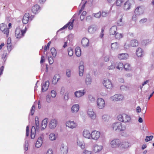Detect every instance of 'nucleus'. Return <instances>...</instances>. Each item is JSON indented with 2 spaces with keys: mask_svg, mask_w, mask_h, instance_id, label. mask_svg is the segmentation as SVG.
<instances>
[{
  "mask_svg": "<svg viewBox=\"0 0 154 154\" xmlns=\"http://www.w3.org/2000/svg\"><path fill=\"white\" fill-rule=\"evenodd\" d=\"M111 128L116 131L121 132L125 131L126 128V126L120 122H115L112 124Z\"/></svg>",
  "mask_w": 154,
  "mask_h": 154,
  "instance_id": "obj_1",
  "label": "nucleus"
},
{
  "mask_svg": "<svg viewBox=\"0 0 154 154\" xmlns=\"http://www.w3.org/2000/svg\"><path fill=\"white\" fill-rule=\"evenodd\" d=\"M118 120L121 122L125 123H129L131 120V116L125 113L119 115L118 116Z\"/></svg>",
  "mask_w": 154,
  "mask_h": 154,
  "instance_id": "obj_2",
  "label": "nucleus"
},
{
  "mask_svg": "<svg viewBox=\"0 0 154 154\" xmlns=\"http://www.w3.org/2000/svg\"><path fill=\"white\" fill-rule=\"evenodd\" d=\"M35 127L32 126L31 129V137L32 139H34L35 137L36 129L37 130L39 128V124L38 121V118L36 117L35 118Z\"/></svg>",
  "mask_w": 154,
  "mask_h": 154,
  "instance_id": "obj_3",
  "label": "nucleus"
},
{
  "mask_svg": "<svg viewBox=\"0 0 154 154\" xmlns=\"http://www.w3.org/2000/svg\"><path fill=\"white\" fill-rule=\"evenodd\" d=\"M101 136L100 132L97 130H93L91 131V139L95 141L98 140Z\"/></svg>",
  "mask_w": 154,
  "mask_h": 154,
  "instance_id": "obj_4",
  "label": "nucleus"
},
{
  "mask_svg": "<svg viewBox=\"0 0 154 154\" xmlns=\"http://www.w3.org/2000/svg\"><path fill=\"white\" fill-rule=\"evenodd\" d=\"M110 144L112 148L119 147L121 144V140L119 139H114L110 142Z\"/></svg>",
  "mask_w": 154,
  "mask_h": 154,
  "instance_id": "obj_5",
  "label": "nucleus"
},
{
  "mask_svg": "<svg viewBox=\"0 0 154 154\" xmlns=\"http://www.w3.org/2000/svg\"><path fill=\"white\" fill-rule=\"evenodd\" d=\"M25 32V30L17 28L15 31V36L17 38L20 39L24 36Z\"/></svg>",
  "mask_w": 154,
  "mask_h": 154,
  "instance_id": "obj_6",
  "label": "nucleus"
},
{
  "mask_svg": "<svg viewBox=\"0 0 154 154\" xmlns=\"http://www.w3.org/2000/svg\"><path fill=\"white\" fill-rule=\"evenodd\" d=\"M97 107L99 109H102L105 106V102L103 98L100 97L97 100Z\"/></svg>",
  "mask_w": 154,
  "mask_h": 154,
  "instance_id": "obj_7",
  "label": "nucleus"
},
{
  "mask_svg": "<svg viewBox=\"0 0 154 154\" xmlns=\"http://www.w3.org/2000/svg\"><path fill=\"white\" fill-rule=\"evenodd\" d=\"M58 123V122L57 119H51L48 124L49 128L51 129H54L56 127Z\"/></svg>",
  "mask_w": 154,
  "mask_h": 154,
  "instance_id": "obj_8",
  "label": "nucleus"
},
{
  "mask_svg": "<svg viewBox=\"0 0 154 154\" xmlns=\"http://www.w3.org/2000/svg\"><path fill=\"white\" fill-rule=\"evenodd\" d=\"M66 126L69 128L73 129L75 128L77 126V124L74 121H68L66 123Z\"/></svg>",
  "mask_w": 154,
  "mask_h": 154,
  "instance_id": "obj_9",
  "label": "nucleus"
},
{
  "mask_svg": "<svg viewBox=\"0 0 154 154\" xmlns=\"http://www.w3.org/2000/svg\"><path fill=\"white\" fill-rule=\"evenodd\" d=\"M103 148V146L102 145L95 144L93 146L92 150L94 152L96 153L100 152Z\"/></svg>",
  "mask_w": 154,
  "mask_h": 154,
  "instance_id": "obj_10",
  "label": "nucleus"
},
{
  "mask_svg": "<svg viewBox=\"0 0 154 154\" xmlns=\"http://www.w3.org/2000/svg\"><path fill=\"white\" fill-rule=\"evenodd\" d=\"M103 83L104 85L107 88L109 89H112V85L110 81L107 79L104 80Z\"/></svg>",
  "mask_w": 154,
  "mask_h": 154,
  "instance_id": "obj_11",
  "label": "nucleus"
},
{
  "mask_svg": "<svg viewBox=\"0 0 154 154\" xmlns=\"http://www.w3.org/2000/svg\"><path fill=\"white\" fill-rule=\"evenodd\" d=\"M144 10V7L143 6L137 7L134 11V13L137 15H140L143 14Z\"/></svg>",
  "mask_w": 154,
  "mask_h": 154,
  "instance_id": "obj_12",
  "label": "nucleus"
},
{
  "mask_svg": "<svg viewBox=\"0 0 154 154\" xmlns=\"http://www.w3.org/2000/svg\"><path fill=\"white\" fill-rule=\"evenodd\" d=\"M44 138V134H42L38 137L35 143V146L37 148H39L42 145L43 139Z\"/></svg>",
  "mask_w": 154,
  "mask_h": 154,
  "instance_id": "obj_13",
  "label": "nucleus"
},
{
  "mask_svg": "<svg viewBox=\"0 0 154 154\" xmlns=\"http://www.w3.org/2000/svg\"><path fill=\"white\" fill-rule=\"evenodd\" d=\"M83 136L86 138L91 139V132L88 130L85 129L83 132Z\"/></svg>",
  "mask_w": 154,
  "mask_h": 154,
  "instance_id": "obj_14",
  "label": "nucleus"
},
{
  "mask_svg": "<svg viewBox=\"0 0 154 154\" xmlns=\"http://www.w3.org/2000/svg\"><path fill=\"white\" fill-rule=\"evenodd\" d=\"M74 19H72V20L71 22L70 21L68 22L67 24L65 25L62 28L59 30L57 32V33L60 30H62L65 29V28H67L69 26V29H72L73 26V23L74 21Z\"/></svg>",
  "mask_w": 154,
  "mask_h": 154,
  "instance_id": "obj_15",
  "label": "nucleus"
},
{
  "mask_svg": "<svg viewBox=\"0 0 154 154\" xmlns=\"http://www.w3.org/2000/svg\"><path fill=\"white\" fill-rule=\"evenodd\" d=\"M68 147L66 145L62 144L60 146V150L63 154H67L68 152Z\"/></svg>",
  "mask_w": 154,
  "mask_h": 154,
  "instance_id": "obj_16",
  "label": "nucleus"
},
{
  "mask_svg": "<svg viewBox=\"0 0 154 154\" xmlns=\"http://www.w3.org/2000/svg\"><path fill=\"white\" fill-rule=\"evenodd\" d=\"M134 3L133 0H128L124 4V9L125 10H129L130 8V6Z\"/></svg>",
  "mask_w": 154,
  "mask_h": 154,
  "instance_id": "obj_17",
  "label": "nucleus"
},
{
  "mask_svg": "<svg viewBox=\"0 0 154 154\" xmlns=\"http://www.w3.org/2000/svg\"><path fill=\"white\" fill-rule=\"evenodd\" d=\"M88 114L89 117L92 119L95 120L96 117V113L92 109H90L88 110Z\"/></svg>",
  "mask_w": 154,
  "mask_h": 154,
  "instance_id": "obj_18",
  "label": "nucleus"
},
{
  "mask_svg": "<svg viewBox=\"0 0 154 154\" xmlns=\"http://www.w3.org/2000/svg\"><path fill=\"white\" fill-rule=\"evenodd\" d=\"M97 27L96 25H92L89 26L88 32L90 33L93 34L97 31Z\"/></svg>",
  "mask_w": 154,
  "mask_h": 154,
  "instance_id": "obj_19",
  "label": "nucleus"
},
{
  "mask_svg": "<svg viewBox=\"0 0 154 154\" xmlns=\"http://www.w3.org/2000/svg\"><path fill=\"white\" fill-rule=\"evenodd\" d=\"M119 148L121 149H126L130 146V144L128 142H121Z\"/></svg>",
  "mask_w": 154,
  "mask_h": 154,
  "instance_id": "obj_20",
  "label": "nucleus"
},
{
  "mask_svg": "<svg viewBox=\"0 0 154 154\" xmlns=\"http://www.w3.org/2000/svg\"><path fill=\"white\" fill-rule=\"evenodd\" d=\"M49 85V82L48 81H45L42 84V91L43 92H44L48 90Z\"/></svg>",
  "mask_w": 154,
  "mask_h": 154,
  "instance_id": "obj_21",
  "label": "nucleus"
},
{
  "mask_svg": "<svg viewBox=\"0 0 154 154\" xmlns=\"http://www.w3.org/2000/svg\"><path fill=\"white\" fill-rule=\"evenodd\" d=\"M29 19V13H26L22 19V22L23 24H26L28 22Z\"/></svg>",
  "mask_w": 154,
  "mask_h": 154,
  "instance_id": "obj_22",
  "label": "nucleus"
},
{
  "mask_svg": "<svg viewBox=\"0 0 154 154\" xmlns=\"http://www.w3.org/2000/svg\"><path fill=\"white\" fill-rule=\"evenodd\" d=\"M79 106L78 104H75L73 105L71 108V111L73 113H77L79 110Z\"/></svg>",
  "mask_w": 154,
  "mask_h": 154,
  "instance_id": "obj_23",
  "label": "nucleus"
},
{
  "mask_svg": "<svg viewBox=\"0 0 154 154\" xmlns=\"http://www.w3.org/2000/svg\"><path fill=\"white\" fill-rule=\"evenodd\" d=\"M40 9V6L38 5H36L32 7V12L34 14L38 13Z\"/></svg>",
  "mask_w": 154,
  "mask_h": 154,
  "instance_id": "obj_24",
  "label": "nucleus"
},
{
  "mask_svg": "<svg viewBox=\"0 0 154 154\" xmlns=\"http://www.w3.org/2000/svg\"><path fill=\"white\" fill-rule=\"evenodd\" d=\"M48 122V119L47 118H45L43 120L41 126V129L42 130H44L46 128Z\"/></svg>",
  "mask_w": 154,
  "mask_h": 154,
  "instance_id": "obj_25",
  "label": "nucleus"
},
{
  "mask_svg": "<svg viewBox=\"0 0 154 154\" xmlns=\"http://www.w3.org/2000/svg\"><path fill=\"white\" fill-rule=\"evenodd\" d=\"M81 43L83 46L86 47L88 46L89 41L88 39L85 38L82 39Z\"/></svg>",
  "mask_w": 154,
  "mask_h": 154,
  "instance_id": "obj_26",
  "label": "nucleus"
},
{
  "mask_svg": "<svg viewBox=\"0 0 154 154\" xmlns=\"http://www.w3.org/2000/svg\"><path fill=\"white\" fill-rule=\"evenodd\" d=\"M117 28L116 26H112L109 30V33L111 35H114L116 33Z\"/></svg>",
  "mask_w": 154,
  "mask_h": 154,
  "instance_id": "obj_27",
  "label": "nucleus"
},
{
  "mask_svg": "<svg viewBox=\"0 0 154 154\" xmlns=\"http://www.w3.org/2000/svg\"><path fill=\"white\" fill-rule=\"evenodd\" d=\"M82 63V62H81L80 63V64ZM84 66L82 64L80 65L79 66V74L80 76H82L83 74L84 70Z\"/></svg>",
  "mask_w": 154,
  "mask_h": 154,
  "instance_id": "obj_28",
  "label": "nucleus"
},
{
  "mask_svg": "<svg viewBox=\"0 0 154 154\" xmlns=\"http://www.w3.org/2000/svg\"><path fill=\"white\" fill-rule=\"evenodd\" d=\"M85 93V90H81L76 91L75 93V96H83Z\"/></svg>",
  "mask_w": 154,
  "mask_h": 154,
  "instance_id": "obj_29",
  "label": "nucleus"
},
{
  "mask_svg": "<svg viewBox=\"0 0 154 154\" xmlns=\"http://www.w3.org/2000/svg\"><path fill=\"white\" fill-rule=\"evenodd\" d=\"M77 145L80 146L82 149H84L85 147V143L81 141L79 139H78L77 141Z\"/></svg>",
  "mask_w": 154,
  "mask_h": 154,
  "instance_id": "obj_30",
  "label": "nucleus"
},
{
  "mask_svg": "<svg viewBox=\"0 0 154 154\" xmlns=\"http://www.w3.org/2000/svg\"><path fill=\"white\" fill-rule=\"evenodd\" d=\"M92 82V78L90 75H86L85 79V83L87 85H90Z\"/></svg>",
  "mask_w": 154,
  "mask_h": 154,
  "instance_id": "obj_31",
  "label": "nucleus"
},
{
  "mask_svg": "<svg viewBox=\"0 0 154 154\" xmlns=\"http://www.w3.org/2000/svg\"><path fill=\"white\" fill-rule=\"evenodd\" d=\"M136 54L138 57H141L143 54V51L142 49L140 48H138L136 50Z\"/></svg>",
  "mask_w": 154,
  "mask_h": 154,
  "instance_id": "obj_32",
  "label": "nucleus"
},
{
  "mask_svg": "<svg viewBox=\"0 0 154 154\" xmlns=\"http://www.w3.org/2000/svg\"><path fill=\"white\" fill-rule=\"evenodd\" d=\"M128 56L127 53H122L119 54V58L120 60L126 59L128 57Z\"/></svg>",
  "mask_w": 154,
  "mask_h": 154,
  "instance_id": "obj_33",
  "label": "nucleus"
},
{
  "mask_svg": "<svg viewBox=\"0 0 154 154\" xmlns=\"http://www.w3.org/2000/svg\"><path fill=\"white\" fill-rule=\"evenodd\" d=\"M130 44L132 47H136L138 45V41L137 40H132L130 41Z\"/></svg>",
  "mask_w": 154,
  "mask_h": 154,
  "instance_id": "obj_34",
  "label": "nucleus"
},
{
  "mask_svg": "<svg viewBox=\"0 0 154 154\" xmlns=\"http://www.w3.org/2000/svg\"><path fill=\"white\" fill-rule=\"evenodd\" d=\"M123 97L118 98V97H110V99L113 101H120L123 99Z\"/></svg>",
  "mask_w": 154,
  "mask_h": 154,
  "instance_id": "obj_35",
  "label": "nucleus"
},
{
  "mask_svg": "<svg viewBox=\"0 0 154 154\" xmlns=\"http://www.w3.org/2000/svg\"><path fill=\"white\" fill-rule=\"evenodd\" d=\"M49 138L51 141H54L56 140V137L54 133H51L49 135Z\"/></svg>",
  "mask_w": 154,
  "mask_h": 154,
  "instance_id": "obj_36",
  "label": "nucleus"
},
{
  "mask_svg": "<svg viewBox=\"0 0 154 154\" xmlns=\"http://www.w3.org/2000/svg\"><path fill=\"white\" fill-rule=\"evenodd\" d=\"M75 54L78 57H79L81 54V50L80 48L76 47L75 49Z\"/></svg>",
  "mask_w": 154,
  "mask_h": 154,
  "instance_id": "obj_37",
  "label": "nucleus"
},
{
  "mask_svg": "<svg viewBox=\"0 0 154 154\" xmlns=\"http://www.w3.org/2000/svg\"><path fill=\"white\" fill-rule=\"evenodd\" d=\"M111 48L113 50L117 49L118 48V44L117 42H115L111 44Z\"/></svg>",
  "mask_w": 154,
  "mask_h": 154,
  "instance_id": "obj_38",
  "label": "nucleus"
},
{
  "mask_svg": "<svg viewBox=\"0 0 154 154\" xmlns=\"http://www.w3.org/2000/svg\"><path fill=\"white\" fill-rule=\"evenodd\" d=\"M109 116L106 114H104L102 116V120L103 122L108 121L109 119Z\"/></svg>",
  "mask_w": 154,
  "mask_h": 154,
  "instance_id": "obj_39",
  "label": "nucleus"
},
{
  "mask_svg": "<svg viewBox=\"0 0 154 154\" xmlns=\"http://www.w3.org/2000/svg\"><path fill=\"white\" fill-rule=\"evenodd\" d=\"M114 35L115 38L118 39H120L123 37L122 34L119 32H116Z\"/></svg>",
  "mask_w": 154,
  "mask_h": 154,
  "instance_id": "obj_40",
  "label": "nucleus"
},
{
  "mask_svg": "<svg viewBox=\"0 0 154 154\" xmlns=\"http://www.w3.org/2000/svg\"><path fill=\"white\" fill-rule=\"evenodd\" d=\"M51 51L53 56L55 57L56 56L57 51L53 47L51 49Z\"/></svg>",
  "mask_w": 154,
  "mask_h": 154,
  "instance_id": "obj_41",
  "label": "nucleus"
},
{
  "mask_svg": "<svg viewBox=\"0 0 154 154\" xmlns=\"http://www.w3.org/2000/svg\"><path fill=\"white\" fill-rule=\"evenodd\" d=\"M125 69L127 71H129L131 70V67L130 65L128 63H126L124 66Z\"/></svg>",
  "mask_w": 154,
  "mask_h": 154,
  "instance_id": "obj_42",
  "label": "nucleus"
},
{
  "mask_svg": "<svg viewBox=\"0 0 154 154\" xmlns=\"http://www.w3.org/2000/svg\"><path fill=\"white\" fill-rule=\"evenodd\" d=\"M35 110V106L34 105H33L30 109V112L29 114V116H30V115L32 116L34 114Z\"/></svg>",
  "mask_w": 154,
  "mask_h": 154,
  "instance_id": "obj_43",
  "label": "nucleus"
},
{
  "mask_svg": "<svg viewBox=\"0 0 154 154\" xmlns=\"http://www.w3.org/2000/svg\"><path fill=\"white\" fill-rule=\"evenodd\" d=\"M116 68L119 70L121 69L124 67V65L122 63L119 62L118 63Z\"/></svg>",
  "mask_w": 154,
  "mask_h": 154,
  "instance_id": "obj_44",
  "label": "nucleus"
},
{
  "mask_svg": "<svg viewBox=\"0 0 154 154\" xmlns=\"http://www.w3.org/2000/svg\"><path fill=\"white\" fill-rule=\"evenodd\" d=\"M151 42V40L149 39H147L143 40L142 42V43L143 45H146L150 43Z\"/></svg>",
  "mask_w": 154,
  "mask_h": 154,
  "instance_id": "obj_45",
  "label": "nucleus"
},
{
  "mask_svg": "<svg viewBox=\"0 0 154 154\" xmlns=\"http://www.w3.org/2000/svg\"><path fill=\"white\" fill-rule=\"evenodd\" d=\"M123 2L122 0H117L116 1V5L118 6H120Z\"/></svg>",
  "mask_w": 154,
  "mask_h": 154,
  "instance_id": "obj_46",
  "label": "nucleus"
},
{
  "mask_svg": "<svg viewBox=\"0 0 154 154\" xmlns=\"http://www.w3.org/2000/svg\"><path fill=\"white\" fill-rule=\"evenodd\" d=\"M58 80L59 79L57 78V76L55 75L52 81V83L54 84H56L58 81Z\"/></svg>",
  "mask_w": 154,
  "mask_h": 154,
  "instance_id": "obj_47",
  "label": "nucleus"
},
{
  "mask_svg": "<svg viewBox=\"0 0 154 154\" xmlns=\"http://www.w3.org/2000/svg\"><path fill=\"white\" fill-rule=\"evenodd\" d=\"M68 51L69 55L70 57L72 56L73 54V51L72 48H69L68 49Z\"/></svg>",
  "mask_w": 154,
  "mask_h": 154,
  "instance_id": "obj_48",
  "label": "nucleus"
},
{
  "mask_svg": "<svg viewBox=\"0 0 154 154\" xmlns=\"http://www.w3.org/2000/svg\"><path fill=\"white\" fill-rule=\"evenodd\" d=\"M6 27V25L2 23L0 24V29L2 31L5 29Z\"/></svg>",
  "mask_w": 154,
  "mask_h": 154,
  "instance_id": "obj_49",
  "label": "nucleus"
},
{
  "mask_svg": "<svg viewBox=\"0 0 154 154\" xmlns=\"http://www.w3.org/2000/svg\"><path fill=\"white\" fill-rule=\"evenodd\" d=\"M83 154H92V152L91 151H89L88 150L85 149L84 150L83 152Z\"/></svg>",
  "mask_w": 154,
  "mask_h": 154,
  "instance_id": "obj_50",
  "label": "nucleus"
},
{
  "mask_svg": "<svg viewBox=\"0 0 154 154\" xmlns=\"http://www.w3.org/2000/svg\"><path fill=\"white\" fill-rule=\"evenodd\" d=\"M5 34H6L7 36H8L9 33V29L8 28H5L2 31Z\"/></svg>",
  "mask_w": 154,
  "mask_h": 154,
  "instance_id": "obj_51",
  "label": "nucleus"
},
{
  "mask_svg": "<svg viewBox=\"0 0 154 154\" xmlns=\"http://www.w3.org/2000/svg\"><path fill=\"white\" fill-rule=\"evenodd\" d=\"M66 74L68 77H70L71 76V70L69 69H66Z\"/></svg>",
  "mask_w": 154,
  "mask_h": 154,
  "instance_id": "obj_52",
  "label": "nucleus"
},
{
  "mask_svg": "<svg viewBox=\"0 0 154 154\" xmlns=\"http://www.w3.org/2000/svg\"><path fill=\"white\" fill-rule=\"evenodd\" d=\"M153 138V136H146V138L145 139V141L146 142H148V141L151 140Z\"/></svg>",
  "mask_w": 154,
  "mask_h": 154,
  "instance_id": "obj_53",
  "label": "nucleus"
},
{
  "mask_svg": "<svg viewBox=\"0 0 154 154\" xmlns=\"http://www.w3.org/2000/svg\"><path fill=\"white\" fill-rule=\"evenodd\" d=\"M123 23L122 21V17H121L117 22V25L119 26H122L123 25Z\"/></svg>",
  "mask_w": 154,
  "mask_h": 154,
  "instance_id": "obj_54",
  "label": "nucleus"
},
{
  "mask_svg": "<svg viewBox=\"0 0 154 154\" xmlns=\"http://www.w3.org/2000/svg\"><path fill=\"white\" fill-rule=\"evenodd\" d=\"M28 143L27 141H25L24 146V149L26 151H27L28 149Z\"/></svg>",
  "mask_w": 154,
  "mask_h": 154,
  "instance_id": "obj_55",
  "label": "nucleus"
},
{
  "mask_svg": "<svg viewBox=\"0 0 154 154\" xmlns=\"http://www.w3.org/2000/svg\"><path fill=\"white\" fill-rule=\"evenodd\" d=\"M48 60L50 64H51L53 63L54 60L53 58L52 57H49L48 58Z\"/></svg>",
  "mask_w": 154,
  "mask_h": 154,
  "instance_id": "obj_56",
  "label": "nucleus"
},
{
  "mask_svg": "<svg viewBox=\"0 0 154 154\" xmlns=\"http://www.w3.org/2000/svg\"><path fill=\"white\" fill-rule=\"evenodd\" d=\"M120 88L121 90H126L128 89L129 87L125 85H122L121 86Z\"/></svg>",
  "mask_w": 154,
  "mask_h": 154,
  "instance_id": "obj_57",
  "label": "nucleus"
},
{
  "mask_svg": "<svg viewBox=\"0 0 154 154\" xmlns=\"http://www.w3.org/2000/svg\"><path fill=\"white\" fill-rule=\"evenodd\" d=\"M7 48L8 51H10L12 49V45L11 44H7Z\"/></svg>",
  "mask_w": 154,
  "mask_h": 154,
  "instance_id": "obj_58",
  "label": "nucleus"
},
{
  "mask_svg": "<svg viewBox=\"0 0 154 154\" xmlns=\"http://www.w3.org/2000/svg\"><path fill=\"white\" fill-rule=\"evenodd\" d=\"M94 17L97 18H99L101 16V13L99 12L97 13L94 14Z\"/></svg>",
  "mask_w": 154,
  "mask_h": 154,
  "instance_id": "obj_59",
  "label": "nucleus"
},
{
  "mask_svg": "<svg viewBox=\"0 0 154 154\" xmlns=\"http://www.w3.org/2000/svg\"><path fill=\"white\" fill-rule=\"evenodd\" d=\"M56 92L54 90H52L51 92V96H56Z\"/></svg>",
  "mask_w": 154,
  "mask_h": 154,
  "instance_id": "obj_60",
  "label": "nucleus"
},
{
  "mask_svg": "<svg viewBox=\"0 0 154 154\" xmlns=\"http://www.w3.org/2000/svg\"><path fill=\"white\" fill-rule=\"evenodd\" d=\"M147 21V19L146 18H144L140 21V23H145Z\"/></svg>",
  "mask_w": 154,
  "mask_h": 154,
  "instance_id": "obj_61",
  "label": "nucleus"
},
{
  "mask_svg": "<svg viewBox=\"0 0 154 154\" xmlns=\"http://www.w3.org/2000/svg\"><path fill=\"white\" fill-rule=\"evenodd\" d=\"M65 92V88L63 87H62L61 88L60 90V94L61 95H63L64 94V93Z\"/></svg>",
  "mask_w": 154,
  "mask_h": 154,
  "instance_id": "obj_62",
  "label": "nucleus"
},
{
  "mask_svg": "<svg viewBox=\"0 0 154 154\" xmlns=\"http://www.w3.org/2000/svg\"><path fill=\"white\" fill-rule=\"evenodd\" d=\"M108 14V13L106 12H102V16L103 17H106Z\"/></svg>",
  "mask_w": 154,
  "mask_h": 154,
  "instance_id": "obj_63",
  "label": "nucleus"
},
{
  "mask_svg": "<svg viewBox=\"0 0 154 154\" xmlns=\"http://www.w3.org/2000/svg\"><path fill=\"white\" fill-rule=\"evenodd\" d=\"M46 154H53V151L51 149H49L47 151Z\"/></svg>",
  "mask_w": 154,
  "mask_h": 154,
  "instance_id": "obj_64",
  "label": "nucleus"
}]
</instances>
